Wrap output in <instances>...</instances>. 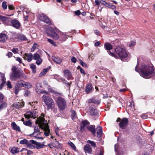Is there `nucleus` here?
Listing matches in <instances>:
<instances>
[{"label":"nucleus","mask_w":155,"mask_h":155,"mask_svg":"<svg viewBox=\"0 0 155 155\" xmlns=\"http://www.w3.org/2000/svg\"><path fill=\"white\" fill-rule=\"evenodd\" d=\"M140 75L145 78H149L154 75V70L152 66L143 64L140 69Z\"/></svg>","instance_id":"nucleus-1"},{"label":"nucleus","mask_w":155,"mask_h":155,"mask_svg":"<svg viewBox=\"0 0 155 155\" xmlns=\"http://www.w3.org/2000/svg\"><path fill=\"white\" fill-rule=\"evenodd\" d=\"M44 116L43 114H42L41 117L37 118L36 123L40 125L41 129L44 130V134L45 136L47 137L50 134V129L47 121L45 120L44 118Z\"/></svg>","instance_id":"nucleus-2"},{"label":"nucleus","mask_w":155,"mask_h":155,"mask_svg":"<svg viewBox=\"0 0 155 155\" xmlns=\"http://www.w3.org/2000/svg\"><path fill=\"white\" fill-rule=\"evenodd\" d=\"M42 98L47 106V109H53L55 107V103L51 97L46 94L43 95Z\"/></svg>","instance_id":"nucleus-3"},{"label":"nucleus","mask_w":155,"mask_h":155,"mask_svg":"<svg viewBox=\"0 0 155 155\" xmlns=\"http://www.w3.org/2000/svg\"><path fill=\"white\" fill-rule=\"evenodd\" d=\"M11 70L12 72L10 74V78L11 80L15 81L20 78L21 74L19 71L15 66H12Z\"/></svg>","instance_id":"nucleus-4"},{"label":"nucleus","mask_w":155,"mask_h":155,"mask_svg":"<svg viewBox=\"0 0 155 155\" xmlns=\"http://www.w3.org/2000/svg\"><path fill=\"white\" fill-rule=\"evenodd\" d=\"M115 51L119 57L121 58H126L128 56L129 53L124 48L120 47H117L115 49Z\"/></svg>","instance_id":"nucleus-5"},{"label":"nucleus","mask_w":155,"mask_h":155,"mask_svg":"<svg viewBox=\"0 0 155 155\" xmlns=\"http://www.w3.org/2000/svg\"><path fill=\"white\" fill-rule=\"evenodd\" d=\"M55 100L58 105V107L61 110H64L66 106V101L63 97H58L55 98Z\"/></svg>","instance_id":"nucleus-6"},{"label":"nucleus","mask_w":155,"mask_h":155,"mask_svg":"<svg viewBox=\"0 0 155 155\" xmlns=\"http://www.w3.org/2000/svg\"><path fill=\"white\" fill-rule=\"evenodd\" d=\"M113 47V46L109 43H106L104 45V47L105 49L107 50H110L112 49ZM107 52L111 56L115 58H117L116 54L113 53L111 52L110 51H107Z\"/></svg>","instance_id":"nucleus-7"},{"label":"nucleus","mask_w":155,"mask_h":155,"mask_svg":"<svg viewBox=\"0 0 155 155\" xmlns=\"http://www.w3.org/2000/svg\"><path fill=\"white\" fill-rule=\"evenodd\" d=\"M38 18L41 21H44L49 25L51 24V22L49 19L43 14H41L39 15L38 16Z\"/></svg>","instance_id":"nucleus-8"},{"label":"nucleus","mask_w":155,"mask_h":155,"mask_svg":"<svg viewBox=\"0 0 155 155\" xmlns=\"http://www.w3.org/2000/svg\"><path fill=\"white\" fill-rule=\"evenodd\" d=\"M128 119L127 118H123L120 120L119 126L122 129H125L127 127L128 124Z\"/></svg>","instance_id":"nucleus-9"},{"label":"nucleus","mask_w":155,"mask_h":155,"mask_svg":"<svg viewBox=\"0 0 155 155\" xmlns=\"http://www.w3.org/2000/svg\"><path fill=\"white\" fill-rule=\"evenodd\" d=\"M36 114L37 112L35 110L33 111H29L26 112L24 114V116L26 118L28 119L30 118H35L36 117Z\"/></svg>","instance_id":"nucleus-10"},{"label":"nucleus","mask_w":155,"mask_h":155,"mask_svg":"<svg viewBox=\"0 0 155 155\" xmlns=\"http://www.w3.org/2000/svg\"><path fill=\"white\" fill-rule=\"evenodd\" d=\"M0 19L3 24L6 25H9L11 21V19L8 17L3 16L0 15Z\"/></svg>","instance_id":"nucleus-11"},{"label":"nucleus","mask_w":155,"mask_h":155,"mask_svg":"<svg viewBox=\"0 0 155 155\" xmlns=\"http://www.w3.org/2000/svg\"><path fill=\"white\" fill-rule=\"evenodd\" d=\"M50 30H51V33L48 31H47V34L48 35V36H51L55 39H58L59 38V36L54 31V30L52 28H50Z\"/></svg>","instance_id":"nucleus-12"},{"label":"nucleus","mask_w":155,"mask_h":155,"mask_svg":"<svg viewBox=\"0 0 155 155\" xmlns=\"http://www.w3.org/2000/svg\"><path fill=\"white\" fill-rule=\"evenodd\" d=\"M90 123L87 120H84L82 121L81 127V130L82 131H85L87 129V127L89 126Z\"/></svg>","instance_id":"nucleus-13"},{"label":"nucleus","mask_w":155,"mask_h":155,"mask_svg":"<svg viewBox=\"0 0 155 155\" xmlns=\"http://www.w3.org/2000/svg\"><path fill=\"white\" fill-rule=\"evenodd\" d=\"M24 105V102L22 101H19L18 102L14 103L13 104V107L17 109L22 107Z\"/></svg>","instance_id":"nucleus-14"},{"label":"nucleus","mask_w":155,"mask_h":155,"mask_svg":"<svg viewBox=\"0 0 155 155\" xmlns=\"http://www.w3.org/2000/svg\"><path fill=\"white\" fill-rule=\"evenodd\" d=\"M11 23L13 27L17 29H18L19 28L20 26V23L16 19L11 20Z\"/></svg>","instance_id":"nucleus-15"},{"label":"nucleus","mask_w":155,"mask_h":155,"mask_svg":"<svg viewBox=\"0 0 155 155\" xmlns=\"http://www.w3.org/2000/svg\"><path fill=\"white\" fill-rule=\"evenodd\" d=\"M42 85L40 83H37L35 86V91L38 94H40L42 91Z\"/></svg>","instance_id":"nucleus-16"},{"label":"nucleus","mask_w":155,"mask_h":155,"mask_svg":"<svg viewBox=\"0 0 155 155\" xmlns=\"http://www.w3.org/2000/svg\"><path fill=\"white\" fill-rule=\"evenodd\" d=\"M23 58L25 60H26L29 62L32 60L33 55L31 53L29 54H25L24 55Z\"/></svg>","instance_id":"nucleus-17"},{"label":"nucleus","mask_w":155,"mask_h":155,"mask_svg":"<svg viewBox=\"0 0 155 155\" xmlns=\"http://www.w3.org/2000/svg\"><path fill=\"white\" fill-rule=\"evenodd\" d=\"M35 141L33 140H30L27 143V147L31 149L35 148Z\"/></svg>","instance_id":"nucleus-18"},{"label":"nucleus","mask_w":155,"mask_h":155,"mask_svg":"<svg viewBox=\"0 0 155 155\" xmlns=\"http://www.w3.org/2000/svg\"><path fill=\"white\" fill-rule=\"evenodd\" d=\"M0 84V90H2L3 87L5 84H6V79L4 75L2 76Z\"/></svg>","instance_id":"nucleus-19"},{"label":"nucleus","mask_w":155,"mask_h":155,"mask_svg":"<svg viewBox=\"0 0 155 155\" xmlns=\"http://www.w3.org/2000/svg\"><path fill=\"white\" fill-rule=\"evenodd\" d=\"M87 129L91 132L94 135H95V126L94 125H90L87 127Z\"/></svg>","instance_id":"nucleus-20"},{"label":"nucleus","mask_w":155,"mask_h":155,"mask_svg":"<svg viewBox=\"0 0 155 155\" xmlns=\"http://www.w3.org/2000/svg\"><path fill=\"white\" fill-rule=\"evenodd\" d=\"M8 38V36L5 34L3 33L0 34V42H5Z\"/></svg>","instance_id":"nucleus-21"},{"label":"nucleus","mask_w":155,"mask_h":155,"mask_svg":"<svg viewBox=\"0 0 155 155\" xmlns=\"http://www.w3.org/2000/svg\"><path fill=\"white\" fill-rule=\"evenodd\" d=\"M63 72L64 74V76L67 78L68 79H71L72 77L71 73L69 70L65 69L64 70Z\"/></svg>","instance_id":"nucleus-22"},{"label":"nucleus","mask_w":155,"mask_h":155,"mask_svg":"<svg viewBox=\"0 0 155 155\" xmlns=\"http://www.w3.org/2000/svg\"><path fill=\"white\" fill-rule=\"evenodd\" d=\"M52 145L54 147L57 148H60L61 147V144L56 140V139H55L52 142Z\"/></svg>","instance_id":"nucleus-23"},{"label":"nucleus","mask_w":155,"mask_h":155,"mask_svg":"<svg viewBox=\"0 0 155 155\" xmlns=\"http://www.w3.org/2000/svg\"><path fill=\"white\" fill-rule=\"evenodd\" d=\"M45 146H46L41 143L35 141V148L40 149L43 147H44Z\"/></svg>","instance_id":"nucleus-24"},{"label":"nucleus","mask_w":155,"mask_h":155,"mask_svg":"<svg viewBox=\"0 0 155 155\" xmlns=\"http://www.w3.org/2000/svg\"><path fill=\"white\" fill-rule=\"evenodd\" d=\"M41 128L40 125L39 127L38 126H35L34 128V132L31 134L32 135H38L40 134V128Z\"/></svg>","instance_id":"nucleus-25"},{"label":"nucleus","mask_w":155,"mask_h":155,"mask_svg":"<svg viewBox=\"0 0 155 155\" xmlns=\"http://www.w3.org/2000/svg\"><path fill=\"white\" fill-rule=\"evenodd\" d=\"M52 59L53 61L57 64H59L62 62V60L60 58L55 56H52Z\"/></svg>","instance_id":"nucleus-26"},{"label":"nucleus","mask_w":155,"mask_h":155,"mask_svg":"<svg viewBox=\"0 0 155 155\" xmlns=\"http://www.w3.org/2000/svg\"><path fill=\"white\" fill-rule=\"evenodd\" d=\"M11 125L13 129L15 130L16 131H18L19 132L21 130L19 127V126H17L15 123V122H12L11 124Z\"/></svg>","instance_id":"nucleus-27"},{"label":"nucleus","mask_w":155,"mask_h":155,"mask_svg":"<svg viewBox=\"0 0 155 155\" xmlns=\"http://www.w3.org/2000/svg\"><path fill=\"white\" fill-rule=\"evenodd\" d=\"M102 128L101 127L99 126L97 127V136L100 137L101 136L102 133Z\"/></svg>","instance_id":"nucleus-28"},{"label":"nucleus","mask_w":155,"mask_h":155,"mask_svg":"<svg viewBox=\"0 0 155 155\" xmlns=\"http://www.w3.org/2000/svg\"><path fill=\"white\" fill-rule=\"evenodd\" d=\"M84 150L86 152L91 153L92 152V149L89 144L86 145L84 147Z\"/></svg>","instance_id":"nucleus-29"},{"label":"nucleus","mask_w":155,"mask_h":155,"mask_svg":"<svg viewBox=\"0 0 155 155\" xmlns=\"http://www.w3.org/2000/svg\"><path fill=\"white\" fill-rule=\"evenodd\" d=\"M88 103H94L95 104H100V101L97 100H96L94 98L89 99L88 100Z\"/></svg>","instance_id":"nucleus-30"},{"label":"nucleus","mask_w":155,"mask_h":155,"mask_svg":"<svg viewBox=\"0 0 155 155\" xmlns=\"http://www.w3.org/2000/svg\"><path fill=\"white\" fill-rule=\"evenodd\" d=\"M24 81L22 80L18 81L16 84V86L20 88L24 87Z\"/></svg>","instance_id":"nucleus-31"},{"label":"nucleus","mask_w":155,"mask_h":155,"mask_svg":"<svg viewBox=\"0 0 155 155\" xmlns=\"http://www.w3.org/2000/svg\"><path fill=\"white\" fill-rule=\"evenodd\" d=\"M24 87L26 88L29 89L32 87L31 84L29 82H26L24 81Z\"/></svg>","instance_id":"nucleus-32"},{"label":"nucleus","mask_w":155,"mask_h":155,"mask_svg":"<svg viewBox=\"0 0 155 155\" xmlns=\"http://www.w3.org/2000/svg\"><path fill=\"white\" fill-rule=\"evenodd\" d=\"M11 152L13 154L18 153L19 152V149L16 147H13L11 150Z\"/></svg>","instance_id":"nucleus-33"},{"label":"nucleus","mask_w":155,"mask_h":155,"mask_svg":"<svg viewBox=\"0 0 155 155\" xmlns=\"http://www.w3.org/2000/svg\"><path fill=\"white\" fill-rule=\"evenodd\" d=\"M18 40L21 41H26L27 40V38L25 36L23 35L18 36Z\"/></svg>","instance_id":"nucleus-34"},{"label":"nucleus","mask_w":155,"mask_h":155,"mask_svg":"<svg viewBox=\"0 0 155 155\" xmlns=\"http://www.w3.org/2000/svg\"><path fill=\"white\" fill-rule=\"evenodd\" d=\"M92 87L91 85H88L86 88V91L87 93H89L91 92Z\"/></svg>","instance_id":"nucleus-35"},{"label":"nucleus","mask_w":155,"mask_h":155,"mask_svg":"<svg viewBox=\"0 0 155 155\" xmlns=\"http://www.w3.org/2000/svg\"><path fill=\"white\" fill-rule=\"evenodd\" d=\"M106 6L109 8H111L113 10L116 9V7L115 6L110 3H107V4Z\"/></svg>","instance_id":"nucleus-36"},{"label":"nucleus","mask_w":155,"mask_h":155,"mask_svg":"<svg viewBox=\"0 0 155 155\" xmlns=\"http://www.w3.org/2000/svg\"><path fill=\"white\" fill-rule=\"evenodd\" d=\"M7 105V104L5 102L3 103L0 104V111L6 108Z\"/></svg>","instance_id":"nucleus-37"},{"label":"nucleus","mask_w":155,"mask_h":155,"mask_svg":"<svg viewBox=\"0 0 155 155\" xmlns=\"http://www.w3.org/2000/svg\"><path fill=\"white\" fill-rule=\"evenodd\" d=\"M24 124L26 126L31 127L32 123L30 120H29L26 121H24Z\"/></svg>","instance_id":"nucleus-38"},{"label":"nucleus","mask_w":155,"mask_h":155,"mask_svg":"<svg viewBox=\"0 0 155 155\" xmlns=\"http://www.w3.org/2000/svg\"><path fill=\"white\" fill-rule=\"evenodd\" d=\"M48 69L47 68H45L43 69L42 72H41L39 75V77H42L45 75L46 73L48 71Z\"/></svg>","instance_id":"nucleus-39"},{"label":"nucleus","mask_w":155,"mask_h":155,"mask_svg":"<svg viewBox=\"0 0 155 155\" xmlns=\"http://www.w3.org/2000/svg\"><path fill=\"white\" fill-rule=\"evenodd\" d=\"M71 113V117L73 120H74L77 117L76 112L74 110H72V111Z\"/></svg>","instance_id":"nucleus-40"},{"label":"nucleus","mask_w":155,"mask_h":155,"mask_svg":"<svg viewBox=\"0 0 155 155\" xmlns=\"http://www.w3.org/2000/svg\"><path fill=\"white\" fill-rule=\"evenodd\" d=\"M68 144L71 146V148L74 150H75L76 149V147L75 145L71 142L69 141L68 142Z\"/></svg>","instance_id":"nucleus-41"},{"label":"nucleus","mask_w":155,"mask_h":155,"mask_svg":"<svg viewBox=\"0 0 155 155\" xmlns=\"http://www.w3.org/2000/svg\"><path fill=\"white\" fill-rule=\"evenodd\" d=\"M40 55L38 53H35L33 55V59L35 60H36L39 58H40Z\"/></svg>","instance_id":"nucleus-42"},{"label":"nucleus","mask_w":155,"mask_h":155,"mask_svg":"<svg viewBox=\"0 0 155 155\" xmlns=\"http://www.w3.org/2000/svg\"><path fill=\"white\" fill-rule=\"evenodd\" d=\"M20 90V88L15 86V93L16 95L18 94L19 91Z\"/></svg>","instance_id":"nucleus-43"},{"label":"nucleus","mask_w":155,"mask_h":155,"mask_svg":"<svg viewBox=\"0 0 155 155\" xmlns=\"http://www.w3.org/2000/svg\"><path fill=\"white\" fill-rule=\"evenodd\" d=\"M87 143L90 144L92 146L94 147H96V144L94 142L90 140H88Z\"/></svg>","instance_id":"nucleus-44"},{"label":"nucleus","mask_w":155,"mask_h":155,"mask_svg":"<svg viewBox=\"0 0 155 155\" xmlns=\"http://www.w3.org/2000/svg\"><path fill=\"white\" fill-rule=\"evenodd\" d=\"M79 61H80V64L83 67H85L86 68L87 67V64L84 63L82 61L81 59H79Z\"/></svg>","instance_id":"nucleus-45"},{"label":"nucleus","mask_w":155,"mask_h":155,"mask_svg":"<svg viewBox=\"0 0 155 155\" xmlns=\"http://www.w3.org/2000/svg\"><path fill=\"white\" fill-rule=\"evenodd\" d=\"M28 141L27 140L24 139L23 140H21L20 142V143L21 144H26L27 146V143H28Z\"/></svg>","instance_id":"nucleus-46"},{"label":"nucleus","mask_w":155,"mask_h":155,"mask_svg":"<svg viewBox=\"0 0 155 155\" xmlns=\"http://www.w3.org/2000/svg\"><path fill=\"white\" fill-rule=\"evenodd\" d=\"M64 83L65 84L66 86L67 87V88L68 89H70V87L71 86V82H68L67 81H66Z\"/></svg>","instance_id":"nucleus-47"},{"label":"nucleus","mask_w":155,"mask_h":155,"mask_svg":"<svg viewBox=\"0 0 155 155\" xmlns=\"http://www.w3.org/2000/svg\"><path fill=\"white\" fill-rule=\"evenodd\" d=\"M11 51L15 54L18 53V50L17 48H13L11 50Z\"/></svg>","instance_id":"nucleus-48"},{"label":"nucleus","mask_w":155,"mask_h":155,"mask_svg":"<svg viewBox=\"0 0 155 155\" xmlns=\"http://www.w3.org/2000/svg\"><path fill=\"white\" fill-rule=\"evenodd\" d=\"M36 60V64L38 65L40 64L42 61V59L41 58Z\"/></svg>","instance_id":"nucleus-49"},{"label":"nucleus","mask_w":155,"mask_h":155,"mask_svg":"<svg viewBox=\"0 0 155 155\" xmlns=\"http://www.w3.org/2000/svg\"><path fill=\"white\" fill-rule=\"evenodd\" d=\"M6 85L9 88L11 89L12 88V86L10 81H8L7 83H6Z\"/></svg>","instance_id":"nucleus-50"},{"label":"nucleus","mask_w":155,"mask_h":155,"mask_svg":"<svg viewBox=\"0 0 155 155\" xmlns=\"http://www.w3.org/2000/svg\"><path fill=\"white\" fill-rule=\"evenodd\" d=\"M61 35L62 36V40L63 41H65L68 38V36L62 33H61Z\"/></svg>","instance_id":"nucleus-51"},{"label":"nucleus","mask_w":155,"mask_h":155,"mask_svg":"<svg viewBox=\"0 0 155 155\" xmlns=\"http://www.w3.org/2000/svg\"><path fill=\"white\" fill-rule=\"evenodd\" d=\"M4 96L3 94L1 92H0V103L3 102Z\"/></svg>","instance_id":"nucleus-52"},{"label":"nucleus","mask_w":155,"mask_h":155,"mask_svg":"<svg viewBox=\"0 0 155 155\" xmlns=\"http://www.w3.org/2000/svg\"><path fill=\"white\" fill-rule=\"evenodd\" d=\"M2 6L3 9H7V5H6V2H4L2 3Z\"/></svg>","instance_id":"nucleus-53"},{"label":"nucleus","mask_w":155,"mask_h":155,"mask_svg":"<svg viewBox=\"0 0 155 155\" xmlns=\"http://www.w3.org/2000/svg\"><path fill=\"white\" fill-rule=\"evenodd\" d=\"M48 41L53 45L56 46L55 43L53 41V40L48 38Z\"/></svg>","instance_id":"nucleus-54"},{"label":"nucleus","mask_w":155,"mask_h":155,"mask_svg":"<svg viewBox=\"0 0 155 155\" xmlns=\"http://www.w3.org/2000/svg\"><path fill=\"white\" fill-rule=\"evenodd\" d=\"M136 42L134 41H131L130 43L129 44V46L130 47H132L135 45Z\"/></svg>","instance_id":"nucleus-55"},{"label":"nucleus","mask_w":155,"mask_h":155,"mask_svg":"<svg viewBox=\"0 0 155 155\" xmlns=\"http://www.w3.org/2000/svg\"><path fill=\"white\" fill-rule=\"evenodd\" d=\"M37 45V44L36 43H35L32 48H31V51H35V50L36 48V45Z\"/></svg>","instance_id":"nucleus-56"},{"label":"nucleus","mask_w":155,"mask_h":155,"mask_svg":"<svg viewBox=\"0 0 155 155\" xmlns=\"http://www.w3.org/2000/svg\"><path fill=\"white\" fill-rule=\"evenodd\" d=\"M25 151H26L27 152V154L28 155H30L33 153V152L32 151L30 150H29L27 149H25Z\"/></svg>","instance_id":"nucleus-57"},{"label":"nucleus","mask_w":155,"mask_h":155,"mask_svg":"<svg viewBox=\"0 0 155 155\" xmlns=\"http://www.w3.org/2000/svg\"><path fill=\"white\" fill-rule=\"evenodd\" d=\"M71 61L72 62L74 63H75L76 62L77 60L75 57H72L71 58Z\"/></svg>","instance_id":"nucleus-58"},{"label":"nucleus","mask_w":155,"mask_h":155,"mask_svg":"<svg viewBox=\"0 0 155 155\" xmlns=\"http://www.w3.org/2000/svg\"><path fill=\"white\" fill-rule=\"evenodd\" d=\"M100 1H99V0H95V5L99 6L100 5Z\"/></svg>","instance_id":"nucleus-59"},{"label":"nucleus","mask_w":155,"mask_h":155,"mask_svg":"<svg viewBox=\"0 0 155 155\" xmlns=\"http://www.w3.org/2000/svg\"><path fill=\"white\" fill-rule=\"evenodd\" d=\"M107 2H106L105 1L103 0H101L100 3L101 4L104 5L106 6V5H107Z\"/></svg>","instance_id":"nucleus-60"},{"label":"nucleus","mask_w":155,"mask_h":155,"mask_svg":"<svg viewBox=\"0 0 155 155\" xmlns=\"http://www.w3.org/2000/svg\"><path fill=\"white\" fill-rule=\"evenodd\" d=\"M16 60L18 61L20 63H22L21 59L19 57H17Z\"/></svg>","instance_id":"nucleus-61"},{"label":"nucleus","mask_w":155,"mask_h":155,"mask_svg":"<svg viewBox=\"0 0 155 155\" xmlns=\"http://www.w3.org/2000/svg\"><path fill=\"white\" fill-rule=\"evenodd\" d=\"M13 55L12 53L11 52H9L8 53L6 54L8 58H10Z\"/></svg>","instance_id":"nucleus-62"},{"label":"nucleus","mask_w":155,"mask_h":155,"mask_svg":"<svg viewBox=\"0 0 155 155\" xmlns=\"http://www.w3.org/2000/svg\"><path fill=\"white\" fill-rule=\"evenodd\" d=\"M30 68L33 70L35 69L36 67L35 65L33 64H31L30 65Z\"/></svg>","instance_id":"nucleus-63"},{"label":"nucleus","mask_w":155,"mask_h":155,"mask_svg":"<svg viewBox=\"0 0 155 155\" xmlns=\"http://www.w3.org/2000/svg\"><path fill=\"white\" fill-rule=\"evenodd\" d=\"M75 14L77 15H79L81 14V12L79 10H77L74 12Z\"/></svg>","instance_id":"nucleus-64"}]
</instances>
